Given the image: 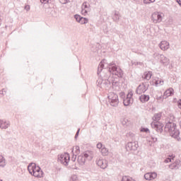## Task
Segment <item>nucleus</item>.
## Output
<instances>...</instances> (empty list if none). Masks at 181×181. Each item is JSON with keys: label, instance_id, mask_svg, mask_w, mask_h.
I'll return each mask as SVG.
<instances>
[{"label": "nucleus", "instance_id": "obj_25", "mask_svg": "<svg viewBox=\"0 0 181 181\" xmlns=\"http://www.w3.org/2000/svg\"><path fill=\"white\" fill-rule=\"evenodd\" d=\"M163 84H164V81L161 78H158L155 81V85L156 87H158V86H163Z\"/></svg>", "mask_w": 181, "mask_h": 181}, {"label": "nucleus", "instance_id": "obj_8", "mask_svg": "<svg viewBox=\"0 0 181 181\" xmlns=\"http://www.w3.org/2000/svg\"><path fill=\"white\" fill-rule=\"evenodd\" d=\"M132 91L128 93L127 97L123 100V104L125 107H128V105H131L134 103V99L132 98Z\"/></svg>", "mask_w": 181, "mask_h": 181}, {"label": "nucleus", "instance_id": "obj_53", "mask_svg": "<svg viewBox=\"0 0 181 181\" xmlns=\"http://www.w3.org/2000/svg\"><path fill=\"white\" fill-rule=\"evenodd\" d=\"M4 93H6V91H5V89H2V90L0 91V95H4Z\"/></svg>", "mask_w": 181, "mask_h": 181}, {"label": "nucleus", "instance_id": "obj_1", "mask_svg": "<svg viewBox=\"0 0 181 181\" xmlns=\"http://www.w3.org/2000/svg\"><path fill=\"white\" fill-rule=\"evenodd\" d=\"M100 76L98 78L96 81V86L101 88V90H108L111 84V81H110V77L111 74L113 76H117L119 78H122L124 76V71L120 68H117L115 63L112 62L108 64L107 60L103 59L100 62L98 66V74Z\"/></svg>", "mask_w": 181, "mask_h": 181}, {"label": "nucleus", "instance_id": "obj_9", "mask_svg": "<svg viewBox=\"0 0 181 181\" xmlns=\"http://www.w3.org/2000/svg\"><path fill=\"white\" fill-rule=\"evenodd\" d=\"M138 141H131L126 145L127 151H136L139 148Z\"/></svg>", "mask_w": 181, "mask_h": 181}, {"label": "nucleus", "instance_id": "obj_19", "mask_svg": "<svg viewBox=\"0 0 181 181\" xmlns=\"http://www.w3.org/2000/svg\"><path fill=\"white\" fill-rule=\"evenodd\" d=\"M151 77H152V71L144 72V75L142 76V78H144V80H147V81L151 80Z\"/></svg>", "mask_w": 181, "mask_h": 181}, {"label": "nucleus", "instance_id": "obj_21", "mask_svg": "<svg viewBox=\"0 0 181 181\" xmlns=\"http://www.w3.org/2000/svg\"><path fill=\"white\" fill-rule=\"evenodd\" d=\"M6 166V160L2 155H0V168H5Z\"/></svg>", "mask_w": 181, "mask_h": 181}, {"label": "nucleus", "instance_id": "obj_54", "mask_svg": "<svg viewBox=\"0 0 181 181\" xmlns=\"http://www.w3.org/2000/svg\"><path fill=\"white\" fill-rule=\"evenodd\" d=\"M163 98L162 96H157L156 100H158V101L160 100Z\"/></svg>", "mask_w": 181, "mask_h": 181}, {"label": "nucleus", "instance_id": "obj_29", "mask_svg": "<svg viewBox=\"0 0 181 181\" xmlns=\"http://www.w3.org/2000/svg\"><path fill=\"white\" fill-rule=\"evenodd\" d=\"M79 23H81V25H84L86 23H88V19L86 18H81V21H79Z\"/></svg>", "mask_w": 181, "mask_h": 181}, {"label": "nucleus", "instance_id": "obj_28", "mask_svg": "<svg viewBox=\"0 0 181 181\" xmlns=\"http://www.w3.org/2000/svg\"><path fill=\"white\" fill-rule=\"evenodd\" d=\"M122 181H136V180L129 176L124 175L122 177Z\"/></svg>", "mask_w": 181, "mask_h": 181}, {"label": "nucleus", "instance_id": "obj_18", "mask_svg": "<svg viewBox=\"0 0 181 181\" xmlns=\"http://www.w3.org/2000/svg\"><path fill=\"white\" fill-rule=\"evenodd\" d=\"M112 84L114 91H119V82L117 81H112Z\"/></svg>", "mask_w": 181, "mask_h": 181}, {"label": "nucleus", "instance_id": "obj_36", "mask_svg": "<svg viewBox=\"0 0 181 181\" xmlns=\"http://www.w3.org/2000/svg\"><path fill=\"white\" fill-rule=\"evenodd\" d=\"M70 181H78V177H77L76 175H73L71 177Z\"/></svg>", "mask_w": 181, "mask_h": 181}, {"label": "nucleus", "instance_id": "obj_31", "mask_svg": "<svg viewBox=\"0 0 181 181\" xmlns=\"http://www.w3.org/2000/svg\"><path fill=\"white\" fill-rule=\"evenodd\" d=\"M127 136H128L129 138H132V141H135V134H134V133H132V132H129V133L127 134Z\"/></svg>", "mask_w": 181, "mask_h": 181}, {"label": "nucleus", "instance_id": "obj_55", "mask_svg": "<svg viewBox=\"0 0 181 181\" xmlns=\"http://www.w3.org/2000/svg\"><path fill=\"white\" fill-rule=\"evenodd\" d=\"M149 1H150V4L155 2V0H149Z\"/></svg>", "mask_w": 181, "mask_h": 181}, {"label": "nucleus", "instance_id": "obj_24", "mask_svg": "<svg viewBox=\"0 0 181 181\" xmlns=\"http://www.w3.org/2000/svg\"><path fill=\"white\" fill-rule=\"evenodd\" d=\"M162 114L160 113L155 114L154 116L153 117V120H154L155 122H158V121L160 120Z\"/></svg>", "mask_w": 181, "mask_h": 181}, {"label": "nucleus", "instance_id": "obj_38", "mask_svg": "<svg viewBox=\"0 0 181 181\" xmlns=\"http://www.w3.org/2000/svg\"><path fill=\"white\" fill-rule=\"evenodd\" d=\"M81 13L82 15H84V16H86V15L88 13V9L82 8Z\"/></svg>", "mask_w": 181, "mask_h": 181}, {"label": "nucleus", "instance_id": "obj_12", "mask_svg": "<svg viewBox=\"0 0 181 181\" xmlns=\"http://www.w3.org/2000/svg\"><path fill=\"white\" fill-rule=\"evenodd\" d=\"M148 90V86H145V83L140 84L136 90V94H142Z\"/></svg>", "mask_w": 181, "mask_h": 181}, {"label": "nucleus", "instance_id": "obj_39", "mask_svg": "<svg viewBox=\"0 0 181 181\" xmlns=\"http://www.w3.org/2000/svg\"><path fill=\"white\" fill-rule=\"evenodd\" d=\"M75 153L76 155H78L80 153V147L78 146L75 147Z\"/></svg>", "mask_w": 181, "mask_h": 181}, {"label": "nucleus", "instance_id": "obj_30", "mask_svg": "<svg viewBox=\"0 0 181 181\" xmlns=\"http://www.w3.org/2000/svg\"><path fill=\"white\" fill-rule=\"evenodd\" d=\"M167 25H173V18L169 17L166 21Z\"/></svg>", "mask_w": 181, "mask_h": 181}, {"label": "nucleus", "instance_id": "obj_48", "mask_svg": "<svg viewBox=\"0 0 181 181\" xmlns=\"http://www.w3.org/2000/svg\"><path fill=\"white\" fill-rule=\"evenodd\" d=\"M169 162H172V159H170V158H166V159L165 160V163H169Z\"/></svg>", "mask_w": 181, "mask_h": 181}, {"label": "nucleus", "instance_id": "obj_6", "mask_svg": "<svg viewBox=\"0 0 181 181\" xmlns=\"http://www.w3.org/2000/svg\"><path fill=\"white\" fill-rule=\"evenodd\" d=\"M163 16H165L163 13L154 12L151 15V21H153V23H160L162 19H163Z\"/></svg>", "mask_w": 181, "mask_h": 181}, {"label": "nucleus", "instance_id": "obj_3", "mask_svg": "<svg viewBox=\"0 0 181 181\" xmlns=\"http://www.w3.org/2000/svg\"><path fill=\"white\" fill-rule=\"evenodd\" d=\"M28 170L30 175L35 177H43V171L39 165H36V163H30L28 166Z\"/></svg>", "mask_w": 181, "mask_h": 181}, {"label": "nucleus", "instance_id": "obj_22", "mask_svg": "<svg viewBox=\"0 0 181 181\" xmlns=\"http://www.w3.org/2000/svg\"><path fill=\"white\" fill-rule=\"evenodd\" d=\"M119 18H121V15L119 14V11H115L113 16V21L115 22H118L119 21Z\"/></svg>", "mask_w": 181, "mask_h": 181}, {"label": "nucleus", "instance_id": "obj_14", "mask_svg": "<svg viewBox=\"0 0 181 181\" xmlns=\"http://www.w3.org/2000/svg\"><path fill=\"white\" fill-rule=\"evenodd\" d=\"M158 174L155 172L153 173H147L144 175V179L146 180H153V179H156Z\"/></svg>", "mask_w": 181, "mask_h": 181}, {"label": "nucleus", "instance_id": "obj_33", "mask_svg": "<svg viewBox=\"0 0 181 181\" xmlns=\"http://www.w3.org/2000/svg\"><path fill=\"white\" fill-rule=\"evenodd\" d=\"M158 124L159 123H158V122H151V127L153 128V129H156Z\"/></svg>", "mask_w": 181, "mask_h": 181}, {"label": "nucleus", "instance_id": "obj_27", "mask_svg": "<svg viewBox=\"0 0 181 181\" xmlns=\"http://www.w3.org/2000/svg\"><path fill=\"white\" fill-rule=\"evenodd\" d=\"M100 152H101L102 155H103L104 156H107L108 155V149L107 148H105V146L100 150Z\"/></svg>", "mask_w": 181, "mask_h": 181}, {"label": "nucleus", "instance_id": "obj_46", "mask_svg": "<svg viewBox=\"0 0 181 181\" xmlns=\"http://www.w3.org/2000/svg\"><path fill=\"white\" fill-rule=\"evenodd\" d=\"M50 0H40L42 4H49Z\"/></svg>", "mask_w": 181, "mask_h": 181}, {"label": "nucleus", "instance_id": "obj_13", "mask_svg": "<svg viewBox=\"0 0 181 181\" xmlns=\"http://www.w3.org/2000/svg\"><path fill=\"white\" fill-rule=\"evenodd\" d=\"M158 46L163 52L168 50L170 47L169 42L166 40L161 41Z\"/></svg>", "mask_w": 181, "mask_h": 181}, {"label": "nucleus", "instance_id": "obj_43", "mask_svg": "<svg viewBox=\"0 0 181 181\" xmlns=\"http://www.w3.org/2000/svg\"><path fill=\"white\" fill-rule=\"evenodd\" d=\"M97 148H98V149H100L101 150L103 148H104V146L103 145V144L98 143L97 144Z\"/></svg>", "mask_w": 181, "mask_h": 181}, {"label": "nucleus", "instance_id": "obj_44", "mask_svg": "<svg viewBox=\"0 0 181 181\" xmlns=\"http://www.w3.org/2000/svg\"><path fill=\"white\" fill-rule=\"evenodd\" d=\"M141 132H146V133H148V132H149V129H148V128H141Z\"/></svg>", "mask_w": 181, "mask_h": 181}, {"label": "nucleus", "instance_id": "obj_50", "mask_svg": "<svg viewBox=\"0 0 181 181\" xmlns=\"http://www.w3.org/2000/svg\"><path fill=\"white\" fill-rule=\"evenodd\" d=\"M132 64L133 66H138V62H134V61H132Z\"/></svg>", "mask_w": 181, "mask_h": 181}, {"label": "nucleus", "instance_id": "obj_17", "mask_svg": "<svg viewBox=\"0 0 181 181\" xmlns=\"http://www.w3.org/2000/svg\"><path fill=\"white\" fill-rule=\"evenodd\" d=\"M173 88H170L169 89L166 90L163 94V98H167L168 97H170V95H173Z\"/></svg>", "mask_w": 181, "mask_h": 181}, {"label": "nucleus", "instance_id": "obj_15", "mask_svg": "<svg viewBox=\"0 0 181 181\" xmlns=\"http://www.w3.org/2000/svg\"><path fill=\"white\" fill-rule=\"evenodd\" d=\"M160 62L163 64V66H168L170 63V60L168 57H165L163 54L160 55Z\"/></svg>", "mask_w": 181, "mask_h": 181}, {"label": "nucleus", "instance_id": "obj_26", "mask_svg": "<svg viewBox=\"0 0 181 181\" xmlns=\"http://www.w3.org/2000/svg\"><path fill=\"white\" fill-rule=\"evenodd\" d=\"M121 123L123 125V127H128V125H129V121L127 118L122 119L121 120Z\"/></svg>", "mask_w": 181, "mask_h": 181}, {"label": "nucleus", "instance_id": "obj_16", "mask_svg": "<svg viewBox=\"0 0 181 181\" xmlns=\"http://www.w3.org/2000/svg\"><path fill=\"white\" fill-rule=\"evenodd\" d=\"M45 12L47 15H51V16H57V12L54 8H47L45 9Z\"/></svg>", "mask_w": 181, "mask_h": 181}, {"label": "nucleus", "instance_id": "obj_51", "mask_svg": "<svg viewBox=\"0 0 181 181\" xmlns=\"http://www.w3.org/2000/svg\"><path fill=\"white\" fill-rule=\"evenodd\" d=\"M76 158H77V155L76 154L72 157L73 162H76Z\"/></svg>", "mask_w": 181, "mask_h": 181}, {"label": "nucleus", "instance_id": "obj_23", "mask_svg": "<svg viewBox=\"0 0 181 181\" xmlns=\"http://www.w3.org/2000/svg\"><path fill=\"white\" fill-rule=\"evenodd\" d=\"M156 131L157 132H160V134H162V132H163V124L158 123L157 124V127L156 128Z\"/></svg>", "mask_w": 181, "mask_h": 181}, {"label": "nucleus", "instance_id": "obj_37", "mask_svg": "<svg viewBox=\"0 0 181 181\" xmlns=\"http://www.w3.org/2000/svg\"><path fill=\"white\" fill-rule=\"evenodd\" d=\"M74 18H75L76 21H77L78 22V23H80V21H81L82 17H81L80 15L76 14L74 16Z\"/></svg>", "mask_w": 181, "mask_h": 181}, {"label": "nucleus", "instance_id": "obj_2", "mask_svg": "<svg viewBox=\"0 0 181 181\" xmlns=\"http://www.w3.org/2000/svg\"><path fill=\"white\" fill-rule=\"evenodd\" d=\"M165 132H169L170 136L175 138V139L180 141V137L179 136V135H180V132L177 129L176 123L172 122L166 123L165 126Z\"/></svg>", "mask_w": 181, "mask_h": 181}, {"label": "nucleus", "instance_id": "obj_11", "mask_svg": "<svg viewBox=\"0 0 181 181\" xmlns=\"http://www.w3.org/2000/svg\"><path fill=\"white\" fill-rule=\"evenodd\" d=\"M11 127V122L6 119H0V129H8Z\"/></svg>", "mask_w": 181, "mask_h": 181}, {"label": "nucleus", "instance_id": "obj_49", "mask_svg": "<svg viewBox=\"0 0 181 181\" xmlns=\"http://www.w3.org/2000/svg\"><path fill=\"white\" fill-rule=\"evenodd\" d=\"M25 9L27 11H30V6L29 5H27L25 6Z\"/></svg>", "mask_w": 181, "mask_h": 181}, {"label": "nucleus", "instance_id": "obj_7", "mask_svg": "<svg viewBox=\"0 0 181 181\" xmlns=\"http://www.w3.org/2000/svg\"><path fill=\"white\" fill-rule=\"evenodd\" d=\"M91 160L93 159V156L87 153H85L83 155H81L78 156V163L79 165L83 166L86 163V160Z\"/></svg>", "mask_w": 181, "mask_h": 181}, {"label": "nucleus", "instance_id": "obj_41", "mask_svg": "<svg viewBox=\"0 0 181 181\" xmlns=\"http://www.w3.org/2000/svg\"><path fill=\"white\" fill-rule=\"evenodd\" d=\"M82 9H88V6L87 5V2L83 3Z\"/></svg>", "mask_w": 181, "mask_h": 181}, {"label": "nucleus", "instance_id": "obj_10", "mask_svg": "<svg viewBox=\"0 0 181 181\" xmlns=\"http://www.w3.org/2000/svg\"><path fill=\"white\" fill-rule=\"evenodd\" d=\"M96 164L101 169H107V166H108V161L103 158H98L96 160Z\"/></svg>", "mask_w": 181, "mask_h": 181}, {"label": "nucleus", "instance_id": "obj_52", "mask_svg": "<svg viewBox=\"0 0 181 181\" xmlns=\"http://www.w3.org/2000/svg\"><path fill=\"white\" fill-rule=\"evenodd\" d=\"M144 4H151V1L149 0H144Z\"/></svg>", "mask_w": 181, "mask_h": 181}, {"label": "nucleus", "instance_id": "obj_35", "mask_svg": "<svg viewBox=\"0 0 181 181\" xmlns=\"http://www.w3.org/2000/svg\"><path fill=\"white\" fill-rule=\"evenodd\" d=\"M169 168H170V169H172V170L175 169V170H177V169H179L177 168V166L175 164V163H173V164L170 165Z\"/></svg>", "mask_w": 181, "mask_h": 181}, {"label": "nucleus", "instance_id": "obj_47", "mask_svg": "<svg viewBox=\"0 0 181 181\" xmlns=\"http://www.w3.org/2000/svg\"><path fill=\"white\" fill-rule=\"evenodd\" d=\"M78 134H80V129H78L76 132V134L75 135V139H77V137L78 136Z\"/></svg>", "mask_w": 181, "mask_h": 181}, {"label": "nucleus", "instance_id": "obj_57", "mask_svg": "<svg viewBox=\"0 0 181 181\" xmlns=\"http://www.w3.org/2000/svg\"><path fill=\"white\" fill-rule=\"evenodd\" d=\"M0 181H2V180L0 179Z\"/></svg>", "mask_w": 181, "mask_h": 181}, {"label": "nucleus", "instance_id": "obj_5", "mask_svg": "<svg viewBox=\"0 0 181 181\" xmlns=\"http://www.w3.org/2000/svg\"><path fill=\"white\" fill-rule=\"evenodd\" d=\"M58 162L64 166H68L69 162H70V155L67 153H64L58 156Z\"/></svg>", "mask_w": 181, "mask_h": 181}, {"label": "nucleus", "instance_id": "obj_42", "mask_svg": "<svg viewBox=\"0 0 181 181\" xmlns=\"http://www.w3.org/2000/svg\"><path fill=\"white\" fill-rule=\"evenodd\" d=\"M153 58L154 59H156V58L160 59V54L158 52H156V53L153 54Z\"/></svg>", "mask_w": 181, "mask_h": 181}, {"label": "nucleus", "instance_id": "obj_56", "mask_svg": "<svg viewBox=\"0 0 181 181\" xmlns=\"http://www.w3.org/2000/svg\"><path fill=\"white\" fill-rule=\"evenodd\" d=\"M142 62H138V66L139 65V66H142Z\"/></svg>", "mask_w": 181, "mask_h": 181}, {"label": "nucleus", "instance_id": "obj_20", "mask_svg": "<svg viewBox=\"0 0 181 181\" xmlns=\"http://www.w3.org/2000/svg\"><path fill=\"white\" fill-rule=\"evenodd\" d=\"M149 95H141L139 97L141 103H147V101H149Z\"/></svg>", "mask_w": 181, "mask_h": 181}, {"label": "nucleus", "instance_id": "obj_32", "mask_svg": "<svg viewBox=\"0 0 181 181\" xmlns=\"http://www.w3.org/2000/svg\"><path fill=\"white\" fill-rule=\"evenodd\" d=\"M91 52H93V53H98V47H97V46L95 45H93L91 49H90Z\"/></svg>", "mask_w": 181, "mask_h": 181}, {"label": "nucleus", "instance_id": "obj_4", "mask_svg": "<svg viewBox=\"0 0 181 181\" xmlns=\"http://www.w3.org/2000/svg\"><path fill=\"white\" fill-rule=\"evenodd\" d=\"M109 104L112 107H118L119 104V99L118 98V95L114 92H110L107 96Z\"/></svg>", "mask_w": 181, "mask_h": 181}, {"label": "nucleus", "instance_id": "obj_45", "mask_svg": "<svg viewBox=\"0 0 181 181\" xmlns=\"http://www.w3.org/2000/svg\"><path fill=\"white\" fill-rule=\"evenodd\" d=\"M151 141L153 142H156L158 141V138H156L155 136H151Z\"/></svg>", "mask_w": 181, "mask_h": 181}, {"label": "nucleus", "instance_id": "obj_40", "mask_svg": "<svg viewBox=\"0 0 181 181\" xmlns=\"http://www.w3.org/2000/svg\"><path fill=\"white\" fill-rule=\"evenodd\" d=\"M60 4H62V5H66V4H68V2H70V0H59Z\"/></svg>", "mask_w": 181, "mask_h": 181}, {"label": "nucleus", "instance_id": "obj_34", "mask_svg": "<svg viewBox=\"0 0 181 181\" xmlns=\"http://www.w3.org/2000/svg\"><path fill=\"white\" fill-rule=\"evenodd\" d=\"M174 164L177 166V168L179 169V168H180L181 166V161L180 160H176L175 162H174Z\"/></svg>", "mask_w": 181, "mask_h": 181}]
</instances>
